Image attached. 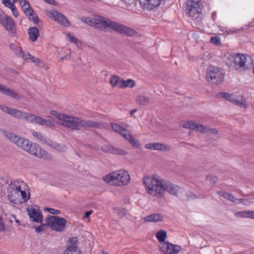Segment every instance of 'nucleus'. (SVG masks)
Segmentation results:
<instances>
[{"instance_id":"obj_1","label":"nucleus","mask_w":254,"mask_h":254,"mask_svg":"<svg viewBox=\"0 0 254 254\" xmlns=\"http://www.w3.org/2000/svg\"><path fill=\"white\" fill-rule=\"evenodd\" d=\"M82 21L89 25L100 30H105L107 28L109 27L116 32L128 36H134L137 34L131 28L99 15L93 18L85 17L82 19Z\"/></svg>"},{"instance_id":"obj_2","label":"nucleus","mask_w":254,"mask_h":254,"mask_svg":"<svg viewBox=\"0 0 254 254\" xmlns=\"http://www.w3.org/2000/svg\"><path fill=\"white\" fill-rule=\"evenodd\" d=\"M5 135L10 141L30 154L43 159H49L51 155L39 144L32 143L29 140L21 137L16 134L5 131Z\"/></svg>"},{"instance_id":"obj_3","label":"nucleus","mask_w":254,"mask_h":254,"mask_svg":"<svg viewBox=\"0 0 254 254\" xmlns=\"http://www.w3.org/2000/svg\"><path fill=\"white\" fill-rule=\"evenodd\" d=\"M28 188L27 184L22 180L11 181L7 188L8 199L15 204L27 201L30 198L29 193L25 191Z\"/></svg>"},{"instance_id":"obj_4","label":"nucleus","mask_w":254,"mask_h":254,"mask_svg":"<svg viewBox=\"0 0 254 254\" xmlns=\"http://www.w3.org/2000/svg\"><path fill=\"white\" fill-rule=\"evenodd\" d=\"M147 192L153 196L161 198L164 195V180L145 177L143 180Z\"/></svg>"},{"instance_id":"obj_5","label":"nucleus","mask_w":254,"mask_h":254,"mask_svg":"<svg viewBox=\"0 0 254 254\" xmlns=\"http://www.w3.org/2000/svg\"><path fill=\"white\" fill-rule=\"evenodd\" d=\"M106 182L116 186L127 185L130 180L128 172L125 170H120L112 172L103 177Z\"/></svg>"},{"instance_id":"obj_6","label":"nucleus","mask_w":254,"mask_h":254,"mask_svg":"<svg viewBox=\"0 0 254 254\" xmlns=\"http://www.w3.org/2000/svg\"><path fill=\"white\" fill-rule=\"evenodd\" d=\"M58 124L62 125L71 129H81V119L66 115H59Z\"/></svg>"},{"instance_id":"obj_7","label":"nucleus","mask_w":254,"mask_h":254,"mask_svg":"<svg viewBox=\"0 0 254 254\" xmlns=\"http://www.w3.org/2000/svg\"><path fill=\"white\" fill-rule=\"evenodd\" d=\"M224 73L216 66L212 65L208 67L206 78L208 81L218 85L224 80Z\"/></svg>"},{"instance_id":"obj_8","label":"nucleus","mask_w":254,"mask_h":254,"mask_svg":"<svg viewBox=\"0 0 254 254\" xmlns=\"http://www.w3.org/2000/svg\"><path fill=\"white\" fill-rule=\"evenodd\" d=\"M253 60L249 55L236 54L235 69L244 70L251 67Z\"/></svg>"},{"instance_id":"obj_9","label":"nucleus","mask_w":254,"mask_h":254,"mask_svg":"<svg viewBox=\"0 0 254 254\" xmlns=\"http://www.w3.org/2000/svg\"><path fill=\"white\" fill-rule=\"evenodd\" d=\"M47 224L53 230L62 232L66 225V220L64 218L55 216H48L46 219Z\"/></svg>"},{"instance_id":"obj_10","label":"nucleus","mask_w":254,"mask_h":254,"mask_svg":"<svg viewBox=\"0 0 254 254\" xmlns=\"http://www.w3.org/2000/svg\"><path fill=\"white\" fill-rule=\"evenodd\" d=\"M183 127L186 128L195 130L203 133L217 134L218 132L216 128H210L193 121H189L184 124Z\"/></svg>"},{"instance_id":"obj_11","label":"nucleus","mask_w":254,"mask_h":254,"mask_svg":"<svg viewBox=\"0 0 254 254\" xmlns=\"http://www.w3.org/2000/svg\"><path fill=\"white\" fill-rule=\"evenodd\" d=\"M0 23L10 34L15 33V24L13 20L0 10Z\"/></svg>"},{"instance_id":"obj_12","label":"nucleus","mask_w":254,"mask_h":254,"mask_svg":"<svg viewBox=\"0 0 254 254\" xmlns=\"http://www.w3.org/2000/svg\"><path fill=\"white\" fill-rule=\"evenodd\" d=\"M47 15L51 19H54L58 23L67 27L69 26V21L67 20L66 17L61 12L53 10L50 11L48 13Z\"/></svg>"},{"instance_id":"obj_13","label":"nucleus","mask_w":254,"mask_h":254,"mask_svg":"<svg viewBox=\"0 0 254 254\" xmlns=\"http://www.w3.org/2000/svg\"><path fill=\"white\" fill-rule=\"evenodd\" d=\"M200 2H195L192 0H188L187 2V6L186 10L188 11L190 16L194 17L195 15H198L201 12Z\"/></svg>"},{"instance_id":"obj_14","label":"nucleus","mask_w":254,"mask_h":254,"mask_svg":"<svg viewBox=\"0 0 254 254\" xmlns=\"http://www.w3.org/2000/svg\"><path fill=\"white\" fill-rule=\"evenodd\" d=\"M32 135L34 137H36L39 141L42 143L46 144L52 148L56 149L58 146V145L57 143L50 139L42 132L34 131L32 132Z\"/></svg>"},{"instance_id":"obj_15","label":"nucleus","mask_w":254,"mask_h":254,"mask_svg":"<svg viewBox=\"0 0 254 254\" xmlns=\"http://www.w3.org/2000/svg\"><path fill=\"white\" fill-rule=\"evenodd\" d=\"M219 95L222 98L228 100L236 105L240 107L244 106L245 107V105L242 102V97L240 95L225 92L220 93Z\"/></svg>"},{"instance_id":"obj_16","label":"nucleus","mask_w":254,"mask_h":254,"mask_svg":"<svg viewBox=\"0 0 254 254\" xmlns=\"http://www.w3.org/2000/svg\"><path fill=\"white\" fill-rule=\"evenodd\" d=\"M183 190L181 188L179 187L178 186L170 182L164 180V193L166 191L171 194L178 195V194Z\"/></svg>"},{"instance_id":"obj_17","label":"nucleus","mask_w":254,"mask_h":254,"mask_svg":"<svg viewBox=\"0 0 254 254\" xmlns=\"http://www.w3.org/2000/svg\"><path fill=\"white\" fill-rule=\"evenodd\" d=\"M28 212L31 220L37 223L42 222L43 216L38 208L31 207L28 209Z\"/></svg>"},{"instance_id":"obj_18","label":"nucleus","mask_w":254,"mask_h":254,"mask_svg":"<svg viewBox=\"0 0 254 254\" xmlns=\"http://www.w3.org/2000/svg\"><path fill=\"white\" fill-rule=\"evenodd\" d=\"M0 92L16 100H19L21 98L20 96L17 92L1 84H0Z\"/></svg>"},{"instance_id":"obj_19","label":"nucleus","mask_w":254,"mask_h":254,"mask_svg":"<svg viewBox=\"0 0 254 254\" xmlns=\"http://www.w3.org/2000/svg\"><path fill=\"white\" fill-rule=\"evenodd\" d=\"M101 150L106 153H111L117 155H125L127 154L125 151L115 148L111 145L102 146Z\"/></svg>"},{"instance_id":"obj_20","label":"nucleus","mask_w":254,"mask_h":254,"mask_svg":"<svg viewBox=\"0 0 254 254\" xmlns=\"http://www.w3.org/2000/svg\"><path fill=\"white\" fill-rule=\"evenodd\" d=\"M164 244L166 246L165 254H177L181 250V246L173 245L168 242H166Z\"/></svg>"},{"instance_id":"obj_21","label":"nucleus","mask_w":254,"mask_h":254,"mask_svg":"<svg viewBox=\"0 0 254 254\" xmlns=\"http://www.w3.org/2000/svg\"><path fill=\"white\" fill-rule=\"evenodd\" d=\"M19 2L26 15L28 17L30 16H32V13H34V11L30 7L27 0H20Z\"/></svg>"},{"instance_id":"obj_22","label":"nucleus","mask_w":254,"mask_h":254,"mask_svg":"<svg viewBox=\"0 0 254 254\" xmlns=\"http://www.w3.org/2000/svg\"><path fill=\"white\" fill-rule=\"evenodd\" d=\"M235 217L238 218H249L254 219V211L251 210H243L234 213Z\"/></svg>"},{"instance_id":"obj_23","label":"nucleus","mask_w":254,"mask_h":254,"mask_svg":"<svg viewBox=\"0 0 254 254\" xmlns=\"http://www.w3.org/2000/svg\"><path fill=\"white\" fill-rule=\"evenodd\" d=\"M143 219L145 222L155 223L157 222L162 221L163 219V217L159 214L154 213L144 217Z\"/></svg>"},{"instance_id":"obj_24","label":"nucleus","mask_w":254,"mask_h":254,"mask_svg":"<svg viewBox=\"0 0 254 254\" xmlns=\"http://www.w3.org/2000/svg\"><path fill=\"white\" fill-rule=\"evenodd\" d=\"M100 124L90 120H81V129L87 127L97 128L99 127Z\"/></svg>"},{"instance_id":"obj_25","label":"nucleus","mask_w":254,"mask_h":254,"mask_svg":"<svg viewBox=\"0 0 254 254\" xmlns=\"http://www.w3.org/2000/svg\"><path fill=\"white\" fill-rule=\"evenodd\" d=\"M136 102L140 106H145L149 104L150 100L146 96L139 95L136 98Z\"/></svg>"},{"instance_id":"obj_26","label":"nucleus","mask_w":254,"mask_h":254,"mask_svg":"<svg viewBox=\"0 0 254 254\" xmlns=\"http://www.w3.org/2000/svg\"><path fill=\"white\" fill-rule=\"evenodd\" d=\"M30 40L34 42L39 36V31L36 27H30L28 30Z\"/></svg>"},{"instance_id":"obj_27","label":"nucleus","mask_w":254,"mask_h":254,"mask_svg":"<svg viewBox=\"0 0 254 254\" xmlns=\"http://www.w3.org/2000/svg\"><path fill=\"white\" fill-rule=\"evenodd\" d=\"M38 116L30 113L24 112L22 120H25L31 123H36Z\"/></svg>"},{"instance_id":"obj_28","label":"nucleus","mask_w":254,"mask_h":254,"mask_svg":"<svg viewBox=\"0 0 254 254\" xmlns=\"http://www.w3.org/2000/svg\"><path fill=\"white\" fill-rule=\"evenodd\" d=\"M224 198L236 204L244 203L243 199H237L232 193L227 192H226Z\"/></svg>"},{"instance_id":"obj_29","label":"nucleus","mask_w":254,"mask_h":254,"mask_svg":"<svg viewBox=\"0 0 254 254\" xmlns=\"http://www.w3.org/2000/svg\"><path fill=\"white\" fill-rule=\"evenodd\" d=\"M236 54H233L229 56L225 60L226 64L229 67L235 69Z\"/></svg>"},{"instance_id":"obj_30","label":"nucleus","mask_w":254,"mask_h":254,"mask_svg":"<svg viewBox=\"0 0 254 254\" xmlns=\"http://www.w3.org/2000/svg\"><path fill=\"white\" fill-rule=\"evenodd\" d=\"M9 47L10 49L13 51L15 55L19 57H21L22 58H23V56H24L25 53L20 47L13 44H10Z\"/></svg>"},{"instance_id":"obj_31","label":"nucleus","mask_w":254,"mask_h":254,"mask_svg":"<svg viewBox=\"0 0 254 254\" xmlns=\"http://www.w3.org/2000/svg\"><path fill=\"white\" fill-rule=\"evenodd\" d=\"M160 1L161 0H140V3L144 2V4H148L152 8L158 6L160 4Z\"/></svg>"},{"instance_id":"obj_32","label":"nucleus","mask_w":254,"mask_h":254,"mask_svg":"<svg viewBox=\"0 0 254 254\" xmlns=\"http://www.w3.org/2000/svg\"><path fill=\"white\" fill-rule=\"evenodd\" d=\"M23 114L24 112L14 108H12L10 113H9L10 115L20 120H22Z\"/></svg>"},{"instance_id":"obj_33","label":"nucleus","mask_w":254,"mask_h":254,"mask_svg":"<svg viewBox=\"0 0 254 254\" xmlns=\"http://www.w3.org/2000/svg\"><path fill=\"white\" fill-rule=\"evenodd\" d=\"M171 149L170 145L160 143H154V150L161 151L169 150Z\"/></svg>"},{"instance_id":"obj_34","label":"nucleus","mask_w":254,"mask_h":254,"mask_svg":"<svg viewBox=\"0 0 254 254\" xmlns=\"http://www.w3.org/2000/svg\"><path fill=\"white\" fill-rule=\"evenodd\" d=\"M64 254H80V253L76 246L72 245L64 252Z\"/></svg>"},{"instance_id":"obj_35","label":"nucleus","mask_w":254,"mask_h":254,"mask_svg":"<svg viewBox=\"0 0 254 254\" xmlns=\"http://www.w3.org/2000/svg\"><path fill=\"white\" fill-rule=\"evenodd\" d=\"M36 124L48 127H53L54 126L53 123L50 121L47 120L38 116Z\"/></svg>"},{"instance_id":"obj_36","label":"nucleus","mask_w":254,"mask_h":254,"mask_svg":"<svg viewBox=\"0 0 254 254\" xmlns=\"http://www.w3.org/2000/svg\"><path fill=\"white\" fill-rule=\"evenodd\" d=\"M156 236L159 242H163L167 237V232L163 230H159L157 232Z\"/></svg>"},{"instance_id":"obj_37","label":"nucleus","mask_w":254,"mask_h":254,"mask_svg":"<svg viewBox=\"0 0 254 254\" xmlns=\"http://www.w3.org/2000/svg\"><path fill=\"white\" fill-rule=\"evenodd\" d=\"M23 59L25 60H31L32 62L37 64H39L40 62H41V61L39 59L35 58L34 57L30 55L28 53H25Z\"/></svg>"},{"instance_id":"obj_38","label":"nucleus","mask_w":254,"mask_h":254,"mask_svg":"<svg viewBox=\"0 0 254 254\" xmlns=\"http://www.w3.org/2000/svg\"><path fill=\"white\" fill-rule=\"evenodd\" d=\"M111 127L114 131L118 132L120 134L123 131H126V128H123L120 125H119L117 124L114 123H112L111 124Z\"/></svg>"},{"instance_id":"obj_39","label":"nucleus","mask_w":254,"mask_h":254,"mask_svg":"<svg viewBox=\"0 0 254 254\" xmlns=\"http://www.w3.org/2000/svg\"><path fill=\"white\" fill-rule=\"evenodd\" d=\"M120 81H121V79L119 76L117 75H113L110 79V83L113 87H115L116 86H118Z\"/></svg>"},{"instance_id":"obj_40","label":"nucleus","mask_w":254,"mask_h":254,"mask_svg":"<svg viewBox=\"0 0 254 254\" xmlns=\"http://www.w3.org/2000/svg\"><path fill=\"white\" fill-rule=\"evenodd\" d=\"M129 143L132 145L133 147L136 148H140V144L138 140L135 139L133 136L130 137V139L129 140Z\"/></svg>"},{"instance_id":"obj_41","label":"nucleus","mask_w":254,"mask_h":254,"mask_svg":"<svg viewBox=\"0 0 254 254\" xmlns=\"http://www.w3.org/2000/svg\"><path fill=\"white\" fill-rule=\"evenodd\" d=\"M135 85V82L131 79H128L125 80V87L133 88Z\"/></svg>"},{"instance_id":"obj_42","label":"nucleus","mask_w":254,"mask_h":254,"mask_svg":"<svg viewBox=\"0 0 254 254\" xmlns=\"http://www.w3.org/2000/svg\"><path fill=\"white\" fill-rule=\"evenodd\" d=\"M210 42L215 45H219L221 44L220 38L219 37H213L210 39Z\"/></svg>"},{"instance_id":"obj_43","label":"nucleus","mask_w":254,"mask_h":254,"mask_svg":"<svg viewBox=\"0 0 254 254\" xmlns=\"http://www.w3.org/2000/svg\"><path fill=\"white\" fill-rule=\"evenodd\" d=\"M2 3L6 7L10 9L15 6L13 3L11 2L10 0H2Z\"/></svg>"},{"instance_id":"obj_44","label":"nucleus","mask_w":254,"mask_h":254,"mask_svg":"<svg viewBox=\"0 0 254 254\" xmlns=\"http://www.w3.org/2000/svg\"><path fill=\"white\" fill-rule=\"evenodd\" d=\"M120 134L124 137V138L129 141L130 139V137H132V135H131L127 129H126V131H122V132L120 133Z\"/></svg>"},{"instance_id":"obj_45","label":"nucleus","mask_w":254,"mask_h":254,"mask_svg":"<svg viewBox=\"0 0 254 254\" xmlns=\"http://www.w3.org/2000/svg\"><path fill=\"white\" fill-rule=\"evenodd\" d=\"M28 18L30 20L33 21L35 24H37L39 20L38 17L35 12L32 13V16H30Z\"/></svg>"},{"instance_id":"obj_46","label":"nucleus","mask_w":254,"mask_h":254,"mask_svg":"<svg viewBox=\"0 0 254 254\" xmlns=\"http://www.w3.org/2000/svg\"><path fill=\"white\" fill-rule=\"evenodd\" d=\"M207 179L209 181V183L212 185H214L217 182L218 178L214 176H208Z\"/></svg>"},{"instance_id":"obj_47","label":"nucleus","mask_w":254,"mask_h":254,"mask_svg":"<svg viewBox=\"0 0 254 254\" xmlns=\"http://www.w3.org/2000/svg\"><path fill=\"white\" fill-rule=\"evenodd\" d=\"M12 108H10L7 106H5L4 105H0V109L3 112L6 113L9 115V113H10Z\"/></svg>"},{"instance_id":"obj_48","label":"nucleus","mask_w":254,"mask_h":254,"mask_svg":"<svg viewBox=\"0 0 254 254\" xmlns=\"http://www.w3.org/2000/svg\"><path fill=\"white\" fill-rule=\"evenodd\" d=\"M47 210L50 213L53 214H59L60 213V211L52 208H47Z\"/></svg>"},{"instance_id":"obj_49","label":"nucleus","mask_w":254,"mask_h":254,"mask_svg":"<svg viewBox=\"0 0 254 254\" xmlns=\"http://www.w3.org/2000/svg\"><path fill=\"white\" fill-rule=\"evenodd\" d=\"M186 193L188 195V197H189L190 199H195L196 198H199V197H197L195 194L193 193L192 192L190 191H186Z\"/></svg>"},{"instance_id":"obj_50","label":"nucleus","mask_w":254,"mask_h":254,"mask_svg":"<svg viewBox=\"0 0 254 254\" xmlns=\"http://www.w3.org/2000/svg\"><path fill=\"white\" fill-rule=\"evenodd\" d=\"M5 229V224L2 220V217L0 216V232L4 231Z\"/></svg>"},{"instance_id":"obj_51","label":"nucleus","mask_w":254,"mask_h":254,"mask_svg":"<svg viewBox=\"0 0 254 254\" xmlns=\"http://www.w3.org/2000/svg\"><path fill=\"white\" fill-rule=\"evenodd\" d=\"M118 87L121 89L125 88V80L121 79V81H120V83L118 84Z\"/></svg>"},{"instance_id":"obj_52","label":"nucleus","mask_w":254,"mask_h":254,"mask_svg":"<svg viewBox=\"0 0 254 254\" xmlns=\"http://www.w3.org/2000/svg\"><path fill=\"white\" fill-rule=\"evenodd\" d=\"M11 9L12 10L13 16L15 17H17L18 15V12L17 11L15 5L13 7L11 8Z\"/></svg>"},{"instance_id":"obj_53","label":"nucleus","mask_w":254,"mask_h":254,"mask_svg":"<svg viewBox=\"0 0 254 254\" xmlns=\"http://www.w3.org/2000/svg\"><path fill=\"white\" fill-rule=\"evenodd\" d=\"M145 148L149 149L154 150V143L146 144L145 145Z\"/></svg>"},{"instance_id":"obj_54","label":"nucleus","mask_w":254,"mask_h":254,"mask_svg":"<svg viewBox=\"0 0 254 254\" xmlns=\"http://www.w3.org/2000/svg\"><path fill=\"white\" fill-rule=\"evenodd\" d=\"M44 225L42 224V225H40V226L36 228V229H35L36 232L39 233L41 231H43L44 230Z\"/></svg>"},{"instance_id":"obj_55","label":"nucleus","mask_w":254,"mask_h":254,"mask_svg":"<svg viewBox=\"0 0 254 254\" xmlns=\"http://www.w3.org/2000/svg\"><path fill=\"white\" fill-rule=\"evenodd\" d=\"M51 114L53 116H56L58 120H59V117H58L59 115H64L63 114L58 113L57 112L54 111V110L51 111Z\"/></svg>"},{"instance_id":"obj_56","label":"nucleus","mask_w":254,"mask_h":254,"mask_svg":"<svg viewBox=\"0 0 254 254\" xmlns=\"http://www.w3.org/2000/svg\"><path fill=\"white\" fill-rule=\"evenodd\" d=\"M93 212V210H90V211H86V212L85 213V214H84V218L88 217H89V216L90 215H91Z\"/></svg>"},{"instance_id":"obj_57","label":"nucleus","mask_w":254,"mask_h":254,"mask_svg":"<svg viewBox=\"0 0 254 254\" xmlns=\"http://www.w3.org/2000/svg\"><path fill=\"white\" fill-rule=\"evenodd\" d=\"M217 193L220 195V196H223V197H224L225 196V194L226 193V192L225 191H217Z\"/></svg>"},{"instance_id":"obj_58","label":"nucleus","mask_w":254,"mask_h":254,"mask_svg":"<svg viewBox=\"0 0 254 254\" xmlns=\"http://www.w3.org/2000/svg\"><path fill=\"white\" fill-rule=\"evenodd\" d=\"M46 2L53 5L56 4V2L54 0H44Z\"/></svg>"},{"instance_id":"obj_59","label":"nucleus","mask_w":254,"mask_h":254,"mask_svg":"<svg viewBox=\"0 0 254 254\" xmlns=\"http://www.w3.org/2000/svg\"><path fill=\"white\" fill-rule=\"evenodd\" d=\"M137 112V110L136 109H133V110H131L130 111V115L131 116H132L133 115V114L136 112Z\"/></svg>"},{"instance_id":"obj_60","label":"nucleus","mask_w":254,"mask_h":254,"mask_svg":"<svg viewBox=\"0 0 254 254\" xmlns=\"http://www.w3.org/2000/svg\"><path fill=\"white\" fill-rule=\"evenodd\" d=\"M70 37L71 41L72 42H73L74 43H76L77 41V39L76 38H74L73 37H71L70 36Z\"/></svg>"},{"instance_id":"obj_61","label":"nucleus","mask_w":254,"mask_h":254,"mask_svg":"<svg viewBox=\"0 0 254 254\" xmlns=\"http://www.w3.org/2000/svg\"><path fill=\"white\" fill-rule=\"evenodd\" d=\"M20 0H12V3H13V4H14L15 3H16L17 1H19Z\"/></svg>"},{"instance_id":"obj_62","label":"nucleus","mask_w":254,"mask_h":254,"mask_svg":"<svg viewBox=\"0 0 254 254\" xmlns=\"http://www.w3.org/2000/svg\"><path fill=\"white\" fill-rule=\"evenodd\" d=\"M15 221H16L17 223H19V220H17V219H16V220H15Z\"/></svg>"},{"instance_id":"obj_63","label":"nucleus","mask_w":254,"mask_h":254,"mask_svg":"<svg viewBox=\"0 0 254 254\" xmlns=\"http://www.w3.org/2000/svg\"><path fill=\"white\" fill-rule=\"evenodd\" d=\"M64 58H61V60H64Z\"/></svg>"},{"instance_id":"obj_64","label":"nucleus","mask_w":254,"mask_h":254,"mask_svg":"<svg viewBox=\"0 0 254 254\" xmlns=\"http://www.w3.org/2000/svg\"><path fill=\"white\" fill-rule=\"evenodd\" d=\"M122 210H123V212H124V209H122Z\"/></svg>"}]
</instances>
